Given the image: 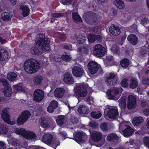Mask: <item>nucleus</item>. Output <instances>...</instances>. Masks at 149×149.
I'll return each instance as SVG.
<instances>
[{"label":"nucleus","mask_w":149,"mask_h":149,"mask_svg":"<svg viewBox=\"0 0 149 149\" xmlns=\"http://www.w3.org/2000/svg\"><path fill=\"white\" fill-rule=\"evenodd\" d=\"M149 22V21L147 18L145 17L142 18L141 20V24L143 26L147 24Z\"/></svg>","instance_id":"4d7b16f0"},{"label":"nucleus","mask_w":149,"mask_h":149,"mask_svg":"<svg viewBox=\"0 0 149 149\" xmlns=\"http://www.w3.org/2000/svg\"><path fill=\"white\" fill-rule=\"evenodd\" d=\"M115 5L117 8L120 9H122L125 7L124 2L122 0L117 1Z\"/></svg>","instance_id":"79ce46f5"},{"label":"nucleus","mask_w":149,"mask_h":149,"mask_svg":"<svg viewBox=\"0 0 149 149\" xmlns=\"http://www.w3.org/2000/svg\"><path fill=\"white\" fill-rule=\"evenodd\" d=\"M72 71L73 75L77 77H81L84 73V69L81 67L74 66L72 68Z\"/></svg>","instance_id":"f8f14e48"},{"label":"nucleus","mask_w":149,"mask_h":149,"mask_svg":"<svg viewBox=\"0 0 149 149\" xmlns=\"http://www.w3.org/2000/svg\"><path fill=\"white\" fill-rule=\"evenodd\" d=\"M12 16L10 13L6 12L3 13L1 14V17L2 19L4 21H10Z\"/></svg>","instance_id":"cd10ccee"},{"label":"nucleus","mask_w":149,"mask_h":149,"mask_svg":"<svg viewBox=\"0 0 149 149\" xmlns=\"http://www.w3.org/2000/svg\"><path fill=\"white\" fill-rule=\"evenodd\" d=\"M94 54L97 57H102L104 56L106 52L105 48L101 44L95 45L93 48Z\"/></svg>","instance_id":"39448f33"},{"label":"nucleus","mask_w":149,"mask_h":149,"mask_svg":"<svg viewBox=\"0 0 149 149\" xmlns=\"http://www.w3.org/2000/svg\"><path fill=\"white\" fill-rule=\"evenodd\" d=\"M110 32L114 36H118L120 33V30L118 26H116L114 24H113L109 28Z\"/></svg>","instance_id":"6ab92c4d"},{"label":"nucleus","mask_w":149,"mask_h":149,"mask_svg":"<svg viewBox=\"0 0 149 149\" xmlns=\"http://www.w3.org/2000/svg\"><path fill=\"white\" fill-rule=\"evenodd\" d=\"M62 59L64 61L68 62L71 60V57L67 54H63L61 56Z\"/></svg>","instance_id":"a18cd8bd"},{"label":"nucleus","mask_w":149,"mask_h":149,"mask_svg":"<svg viewBox=\"0 0 149 149\" xmlns=\"http://www.w3.org/2000/svg\"><path fill=\"white\" fill-rule=\"evenodd\" d=\"M120 64L122 67L124 68H127L130 64V61L128 59L125 58L121 60Z\"/></svg>","instance_id":"2f4dec72"},{"label":"nucleus","mask_w":149,"mask_h":149,"mask_svg":"<svg viewBox=\"0 0 149 149\" xmlns=\"http://www.w3.org/2000/svg\"><path fill=\"white\" fill-rule=\"evenodd\" d=\"M43 79V77L40 75L36 76L34 78L33 81L35 83L37 84H40Z\"/></svg>","instance_id":"ea45409f"},{"label":"nucleus","mask_w":149,"mask_h":149,"mask_svg":"<svg viewBox=\"0 0 149 149\" xmlns=\"http://www.w3.org/2000/svg\"><path fill=\"white\" fill-rule=\"evenodd\" d=\"M73 0H61L60 2L64 5H68L71 4Z\"/></svg>","instance_id":"603ef678"},{"label":"nucleus","mask_w":149,"mask_h":149,"mask_svg":"<svg viewBox=\"0 0 149 149\" xmlns=\"http://www.w3.org/2000/svg\"><path fill=\"white\" fill-rule=\"evenodd\" d=\"M107 125V123L106 122H104L100 125V127L103 131H106L108 130Z\"/></svg>","instance_id":"8fccbe9b"},{"label":"nucleus","mask_w":149,"mask_h":149,"mask_svg":"<svg viewBox=\"0 0 149 149\" xmlns=\"http://www.w3.org/2000/svg\"><path fill=\"white\" fill-rule=\"evenodd\" d=\"M8 111L6 109H3L2 110V113L1 114L2 119L5 122L9 124L13 125L14 124L13 121L11 122L10 120V116L8 113Z\"/></svg>","instance_id":"ddd939ff"},{"label":"nucleus","mask_w":149,"mask_h":149,"mask_svg":"<svg viewBox=\"0 0 149 149\" xmlns=\"http://www.w3.org/2000/svg\"><path fill=\"white\" fill-rule=\"evenodd\" d=\"M31 116L30 112L28 110L22 112L17 119V122L18 125H20L23 124Z\"/></svg>","instance_id":"0eeeda50"},{"label":"nucleus","mask_w":149,"mask_h":149,"mask_svg":"<svg viewBox=\"0 0 149 149\" xmlns=\"http://www.w3.org/2000/svg\"><path fill=\"white\" fill-rule=\"evenodd\" d=\"M30 52L33 55H39L42 54L41 49L38 47L36 46H35L31 48Z\"/></svg>","instance_id":"b1692460"},{"label":"nucleus","mask_w":149,"mask_h":149,"mask_svg":"<svg viewBox=\"0 0 149 149\" xmlns=\"http://www.w3.org/2000/svg\"><path fill=\"white\" fill-rule=\"evenodd\" d=\"M40 61L33 58L26 60L24 64L25 71L28 73L32 74L38 71L40 67Z\"/></svg>","instance_id":"f257e3e1"},{"label":"nucleus","mask_w":149,"mask_h":149,"mask_svg":"<svg viewBox=\"0 0 149 149\" xmlns=\"http://www.w3.org/2000/svg\"><path fill=\"white\" fill-rule=\"evenodd\" d=\"M55 109L54 107L49 105L47 108V111L49 112L52 113L54 111Z\"/></svg>","instance_id":"680f3d73"},{"label":"nucleus","mask_w":149,"mask_h":149,"mask_svg":"<svg viewBox=\"0 0 149 149\" xmlns=\"http://www.w3.org/2000/svg\"><path fill=\"white\" fill-rule=\"evenodd\" d=\"M63 14L62 13H54L52 15V16L54 17H59L63 16Z\"/></svg>","instance_id":"bf43d9fd"},{"label":"nucleus","mask_w":149,"mask_h":149,"mask_svg":"<svg viewBox=\"0 0 149 149\" xmlns=\"http://www.w3.org/2000/svg\"><path fill=\"white\" fill-rule=\"evenodd\" d=\"M4 88L3 92L4 95L6 97H9L12 93V88L11 87H6Z\"/></svg>","instance_id":"72a5a7b5"},{"label":"nucleus","mask_w":149,"mask_h":149,"mask_svg":"<svg viewBox=\"0 0 149 149\" xmlns=\"http://www.w3.org/2000/svg\"><path fill=\"white\" fill-rule=\"evenodd\" d=\"M85 20L86 22L89 24H93L98 22V19L95 13L93 12L87 13Z\"/></svg>","instance_id":"6e6552de"},{"label":"nucleus","mask_w":149,"mask_h":149,"mask_svg":"<svg viewBox=\"0 0 149 149\" xmlns=\"http://www.w3.org/2000/svg\"><path fill=\"white\" fill-rule=\"evenodd\" d=\"M134 132V129L129 125L122 131L123 135L125 137L131 136Z\"/></svg>","instance_id":"412c9836"},{"label":"nucleus","mask_w":149,"mask_h":149,"mask_svg":"<svg viewBox=\"0 0 149 149\" xmlns=\"http://www.w3.org/2000/svg\"><path fill=\"white\" fill-rule=\"evenodd\" d=\"M83 107V106L82 105H80L77 109L78 112L81 114H82V110Z\"/></svg>","instance_id":"338daca9"},{"label":"nucleus","mask_w":149,"mask_h":149,"mask_svg":"<svg viewBox=\"0 0 149 149\" xmlns=\"http://www.w3.org/2000/svg\"><path fill=\"white\" fill-rule=\"evenodd\" d=\"M72 16L75 22H82L81 17L78 13L76 12H73L72 14Z\"/></svg>","instance_id":"c85d7f7f"},{"label":"nucleus","mask_w":149,"mask_h":149,"mask_svg":"<svg viewBox=\"0 0 149 149\" xmlns=\"http://www.w3.org/2000/svg\"><path fill=\"white\" fill-rule=\"evenodd\" d=\"M37 45L41 46L42 50L45 51H48L50 49L49 41L48 38H45V36L40 34L37 40H36Z\"/></svg>","instance_id":"f03ea898"},{"label":"nucleus","mask_w":149,"mask_h":149,"mask_svg":"<svg viewBox=\"0 0 149 149\" xmlns=\"http://www.w3.org/2000/svg\"><path fill=\"white\" fill-rule=\"evenodd\" d=\"M91 115L92 118L97 119L99 118L101 116L102 114L100 111L97 112L93 111L91 112Z\"/></svg>","instance_id":"37998d69"},{"label":"nucleus","mask_w":149,"mask_h":149,"mask_svg":"<svg viewBox=\"0 0 149 149\" xmlns=\"http://www.w3.org/2000/svg\"><path fill=\"white\" fill-rule=\"evenodd\" d=\"M8 129L7 126L3 124H0V133L6 134L8 132Z\"/></svg>","instance_id":"4c0bfd02"},{"label":"nucleus","mask_w":149,"mask_h":149,"mask_svg":"<svg viewBox=\"0 0 149 149\" xmlns=\"http://www.w3.org/2000/svg\"><path fill=\"white\" fill-rule=\"evenodd\" d=\"M13 87L14 90L17 91H22L23 89L22 85L21 84H18L16 85H14L13 86Z\"/></svg>","instance_id":"c03bdc74"},{"label":"nucleus","mask_w":149,"mask_h":149,"mask_svg":"<svg viewBox=\"0 0 149 149\" xmlns=\"http://www.w3.org/2000/svg\"><path fill=\"white\" fill-rule=\"evenodd\" d=\"M122 90L121 87L119 88L116 87L112 88L111 89H108L107 93V95L108 99L112 100L114 99L115 97L113 95L112 93L114 95H116L119 94L120 91H122Z\"/></svg>","instance_id":"1a4fd4ad"},{"label":"nucleus","mask_w":149,"mask_h":149,"mask_svg":"<svg viewBox=\"0 0 149 149\" xmlns=\"http://www.w3.org/2000/svg\"><path fill=\"white\" fill-rule=\"evenodd\" d=\"M141 105L142 107H145L146 105V100H142L141 102Z\"/></svg>","instance_id":"69168bd1"},{"label":"nucleus","mask_w":149,"mask_h":149,"mask_svg":"<svg viewBox=\"0 0 149 149\" xmlns=\"http://www.w3.org/2000/svg\"><path fill=\"white\" fill-rule=\"evenodd\" d=\"M70 122L73 124H77L78 122V119L74 116H72L70 118Z\"/></svg>","instance_id":"3c124183"},{"label":"nucleus","mask_w":149,"mask_h":149,"mask_svg":"<svg viewBox=\"0 0 149 149\" xmlns=\"http://www.w3.org/2000/svg\"><path fill=\"white\" fill-rule=\"evenodd\" d=\"M138 84V82L136 79L133 78L130 79V82L129 85L130 88L132 89L135 88H136Z\"/></svg>","instance_id":"c9c22d12"},{"label":"nucleus","mask_w":149,"mask_h":149,"mask_svg":"<svg viewBox=\"0 0 149 149\" xmlns=\"http://www.w3.org/2000/svg\"><path fill=\"white\" fill-rule=\"evenodd\" d=\"M84 136V134L80 132H77L75 134L74 139L76 141L80 142H84V141L82 139Z\"/></svg>","instance_id":"bb28decb"},{"label":"nucleus","mask_w":149,"mask_h":149,"mask_svg":"<svg viewBox=\"0 0 149 149\" xmlns=\"http://www.w3.org/2000/svg\"><path fill=\"white\" fill-rule=\"evenodd\" d=\"M8 54L6 50L1 49L0 50V61H5L8 59Z\"/></svg>","instance_id":"393cba45"},{"label":"nucleus","mask_w":149,"mask_h":149,"mask_svg":"<svg viewBox=\"0 0 149 149\" xmlns=\"http://www.w3.org/2000/svg\"><path fill=\"white\" fill-rule=\"evenodd\" d=\"M128 79H124L120 82V85L123 87L126 88L128 86Z\"/></svg>","instance_id":"49530a36"},{"label":"nucleus","mask_w":149,"mask_h":149,"mask_svg":"<svg viewBox=\"0 0 149 149\" xmlns=\"http://www.w3.org/2000/svg\"><path fill=\"white\" fill-rule=\"evenodd\" d=\"M143 113L146 116H149V108H147L143 110Z\"/></svg>","instance_id":"e2e57ef3"},{"label":"nucleus","mask_w":149,"mask_h":149,"mask_svg":"<svg viewBox=\"0 0 149 149\" xmlns=\"http://www.w3.org/2000/svg\"><path fill=\"white\" fill-rule=\"evenodd\" d=\"M89 112V110L87 107L84 106L82 110V114H88Z\"/></svg>","instance_id":"13d9d810"},{"label":"nucleus","mask_w":149,"mask_h":149,"mask_svg":"<svg viewBox=\"0 0 149 149\" xmlns=\"http://www.w3.org/2000/svg\"><path fill=\"white\" fill-rule=\"evenodd\" d=\"M21 9L22 11V14L24 17H26L29 15L30 10L27 6H23L21 8Z\"/></svg>","instance_id":"7c9ffc66"},{"label":"nucleus","mask_w":149,"mask_h":149,"mask_svg":"<svg viewBox=\"0 0 149 149\" xmlns=\"http://www.w3.org/2000/svg\"><path fill=\"white\" fill-rule=\"evenodd\" d=\"M53 138V136L52 134H47L43 135L42 138V140L44 143L49 145L51 143Z\"/></svg>","instance_id":"aec40b11"},{"label":"nucleus","mask_w":149,"mask_h":149,"mask_svg":"<svg viewBox=\"0 0 149 149\" xmlns=\"http://www.w3.org/2000/svg\"><path fill=\"white\" fill-rule=\"evenodd\" d=\"M59 39L61 41H64L65 39V36L64 35H60L59 37Z\"/></svg>","instance_id":"774afa93"},{"label":"nucleus","mask_w":149,"mask_h":149,"mask_svg":"<svg viewBox=\"0 0 149 149\" xmlns=\"http://www.w3.org/2000/svg\"><path fill=\"white\" fill-rule=\"evenodd\" d=\"M107 83L110 86H113L117 84V79L116 75L113 72H110L109 73V76L107 80Z\"/></svg>","instance_id":"2eb2a0df"},{"label":"nucleus","mask_w":149,"mask_h":149,"mask_svg":"<svg viewBox=\"0 0 149 149\" xmlns=\"http://www.w3.org/2000/svg\"><path fill=\"white\" fill-rule=\"evenodd\" d=\"M86 38L85 37L78 36L77 38V40L79 44H82L86 41Z\"/></svg>","instance_id":"de8ad7c7"},{"label":"nucleus","mask_w":149,"mask_h":149,"mask_svg":"<svg viewBox=\"0 0 149 149\" xmlns=\"http://www.w3.org/2000/svg\"><path fill=\"white\" fill-rule=\"evenodd\" d=\"M63 80L66 84L72 85L74 83V79L72 74L68 72L64 74Z\"/></svg>","instance_id":"4468645a"},{"label":"nucleus","mask_w":149,"mask_h":149,"mask_svg":"<svg viewBox=\"0 0 149 149\" xmlns=\"http://www.w3.org/2000/svg\"><path fill=\"white\" fill-rule=\"evenodd\" d=\"M144 121L143 118L141 116L134 117L132 120V124L135 126H137Z\"/></svg>","instance_id":"a878e982"},{"label":"nucleus","mask_w":149,"mask_h":149,"mask_svg":"<svg viewBox=\"0 0 149 149\" xmlns=\"http://www.w3.org/2000/svg\"><path fill=\"white\" fill-rule=\"evenodd\" d=\"M143 142L145 145L149 148V138L145 137L143 138Z\"/></svg>","instance_id":"6e6d98bb"},{"label":"nucleus","mask_w":149,"mask_h":149,"mask_svg":"<svg viewBox=\"0 0 149 149\" xmlns=\"http://www.w3.org/2000/svg\"><path fill=\"white\" fill-rule=\"evenodd\" d=\"M87 38L90 43H92L96 41L95 35L93 33H90L88 36Z\"/></svg>","instance_id":"a19ab883"},{"label":"nucleus","mask_w":149,"mask_h":149,"mask_svg":"<svg viewBox=\"0 0 149 149\" xmlns=\"http://www.w3.org/2000/svg\"><path fill=\"white\" fill-rule=\"evenodd\" d=\"M111 50L114 54L119 56L120 54V47L119 46L117 45H112L111 48Z\"/></svg>","instance_id":"473e14b6"},{"label":"nucleus","mask_w":149,"mask_h":149,"mask_svg":"<svg viewBox=\"0 0 149 149\" xmlns=\"http://www.w3.org/2000/svg\"><path fill=\"white\" fill-rule=\"evenodd\" d=\"M88 72L90 74L93 75L96 73L99 70L98 63L93 61L88 62L87 64Z\"/></svg>","instance_id":"423d86ee"},{"label":"nucleus","mask_w":149,"mask_h":149,"mask_svg":"<svg viewBox=\"0 0 149 149\" xmlns=\"http://www.w3.org/2000/svg\"><path fill=\"white\" fill-rule=\"evenodd\" d=\"M118 114V110L115 108L110 109L107 112V115L108 117L112 119L116 118Z\"/></svg>","instance_id":"a211bd4d"},{"label":"nucleus","mask_w":149,"mask_h":149,"mask_svg":"<svg viewBox=\"0 0 149 149\" xmlns=\"http://www.w3.org/2000/svg\"><path fill=\"white\" fill-rule=\"evenodd\" d=\"M142 82L145 84L149 85V79L148 78H145L143 79Z\"/></svg>","instance_id":"0e129e2a"},{"label":"nucleus","mask_w":149,"mask_h":149,"mask_svg":"<svg viewBox=\"0 0 149 149\" xmlns=\"http://www.w3.org/2000/svg\"><path fill=\"white\" fill-rule=\"evenodd\" d=\"M78 51L79 52H81L82 54L87 55L89 52V50L85 46H83L82 47H79L77 49Z\"/></svg>","instance_id":"58836bf2"},{"label":"nucleus","mask_w":149,"mask_h":149,"mask_svg":"<svg viewBox=\"0 0 149 149\" xmlns=\"http://www.w3.org/2000/svg\"><path fill=\"white\" fill-rule=\"evenodd\" d=\"M65 89L62 88H57L54 91V95L58 98H62L64 95L65 93Z\"/></svg>","instance_id":"4be33fe9"},{"label":"nucleus","mask_w":149,"mask_h":149,"mask_svg":"<svg viewBox=\"0 0 149 149\" xmlns=\"http://www.w3.org/2000/svg\"><path fill=\"white\" fill-rule=\"evenodd\" d=\"M3 86H4V88H6V87H10L9 86V84L7 80L5 79H2L1 80Z\"/></svg>","instance_id":"864d4df0"},{"label":"nucleus","mask_w":149,"mask_h":149,"mask_svg":"<svg viewBox=\"0 0 149 149\" xmlns=\"http://www.w3.org/2000/svg\"><path fill=\"white\" fill-rule=\"evenodd\" d=\"M17 74L14 72H9L7 75L8 79L11 81H13L16 79Z\"/></svg>","instance_id":"e433bc0d"},{"label":"nucleus","mask_w":149,"mask_h":149,"mask_svg":"<svg viewBox=\"0 0 149 149\" xmlns=\"http://www.w3.org/2000/svg\"><path fill=\"white\" fill-rule=\"evenodd\" d=\"M6 144L4 142L0 141V149H6Z\"/></svg>","instance_id":"052dcab7"},{"label":"nucleus","mask_w":149,"mask_h":149,"mask_svg":"<svg viewBox=\"0 0 149 149\" xmlns=\"http://www.w3.org/2000/svg\"><path fill=\"white\" fill-rule=\"evenodd\" d=\"M41 126L44 128H49L52 127L54 122H52L45 118H42L40 121Z\"/></svg>","instance_id":"dca6fc26"},{"label":"nucleus","mask_w":149,"mask_h":149,"mask_svg":"<svg viewBox=\"0 0 149 149\" xmlns=\"http://www.w3.org/2000/svg\"><path fill=\"white\" fill-rule=\"evenodd\" d=\"M91 139L92 140L95 142H98L102 139V134L97 131L92 132L91 135Z\"/></svg>","instance_id":"f3484780"},{"label":"nucleus","mask_w":149,"mask_h":149,"mask_svg":"<svg viewBox=\"0 0 149 149\" xmlns=\"http://www.w3.org/2000/svg\"><path fill=\"white\" fill-rule=\"evenodd\" d=\"M87 87L86 85L80 84L77 85L75 89V95L79 97H85L88 93Z\"/></svg>","instance_id":"7ed1b4c3"},{"label":"nucleus","mask_w":149,"mask_h":149,"mask_svg":"<svg viewBox=\"0 0 149 149\" xmlns=\"http://www.w3.org/2000/svg\"><path fill=\"white\" fill-rule=\"evenodd\" d=\"M127 39L130 43L133 45H135L137 43L138 38L134 34H131L128 36Z\"/></svg>","instance_id":"5701e85b"},{"label":"nucleus","mask_w":149,"mask_h":149,"mask_svg":"<svg viewBox=\"0 0 149 149\" xmlns=\"http://www.w3.org/2000/svg\"><path fill=\"white\" fill-rule=\"evenodd\" d=\"M120 104L123 108H125L126 107V97L121 98L120 100Z\"/></svg>","instance_id":"09e8293b"},{"label":"nucleus","mask_w":149,"mask_h":149,"mask_svg":"<svg viewBox=\"0 0 149 149\" xmlns=\"http://www.w3.org/2000/svg\"><path fill=\"white\" fill-rule=\"evenodd\" d=\"M49 105L54 108L56 109L58 107V103L56 101L53 100L50 102Z\"/></svg>","instance_id":"5fc2aeb1"},{"label":"nucleus","mask_w":149,"mask_h":149,"mask_svg":"<svg viewBox=\"0 0 149 149\" xmlns=\"http://www.w3.org/2000/svg\"><path fill=\"white\" fill-rule=\"evenodd\" d=\"M44 95V93L42 90L36 89L33 93V100L35 101L40 102L43 99Z\"/></svg>","instance_id":"9b49d317"},{"label":"nucleus","mask_w":149,"mask_h":149,"mask_svg":"<svg viewBox=\"0 0 149 149\" xmlns=\"http://www.w3.org/2000/svg\"><path fill=\"white\" fill-rule=\"evenodd\" d=\"M15 133L18 135H21L23 137L28 139H34L36 137L35 134L33 132H28L22 128L17 130Z\"/></svg>","instance_id":"20e7f679"},{"label":"nucleus","mask_w":149,"mask_h":149,"mask_svg":"<svg viewBox=\"0 0 149 149\" xmlns=\"http://www.w3.org/2000/svg\"><path fill=\"white\" fill-rule=\"evenodd\" d=\"M136 97L135 96L130 95L127 97V107L129 109L135 108L136 106Z\"/></svg>","instance_id":"9d476101"},{"label":"nucleus","mask_w":149,"mask_h":149,"mask_svg":"<svg viewBox=\"0 0 149 149\" xmlns=\"http://www.w3.org/2000/svg\"><path fill=\"white\" fill-rule=\"evenodd\" d=\"M65 119V117L64 116L59 115L56 120V122L59 125H62L64 123Z\"/></svg>","instance_id":"f704fd0d"},{"label":"nucleus","mask_w":149,"mask_h":149,"mask_svg":"<svg viewBox=\"0 0 149 149\" xmlns=\"http://www.w3.org/2000/svg\"><path fill=\"white\" fill-rule=\"evenodd\" d=\"M119 139L118 136L115 133H112L109 134L107 137V139L109 141L118 140Z\"/></svg>","instance_id":"c756f323"}]
</instances>
